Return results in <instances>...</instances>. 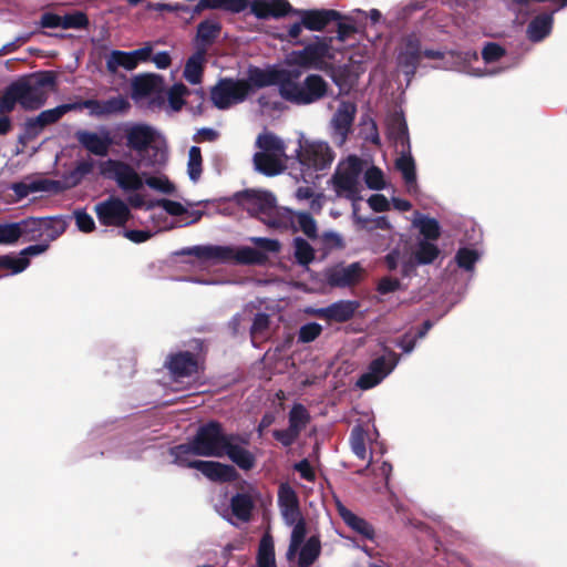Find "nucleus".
Instances as JSON below:
<instances>
[{
	"label": "nucleus",
	"instance_id": "44",
	"mask_svg": "<svg viewBox=\"0 0 567 567\" xmlns=\"http://www.w3.org/2000/svg\"><path fill=\"white\" fill-rule=\"evenodd\" d=\"M29 266V259L25 257L3 255L0 256V269H6L10 274L16 275L25 270Z\"/></svg>",
	"mask_w": 567,
	"mask_h": 567
},
{
	"label": "nucleus",
	"instance_id": "32",
	"mask_svg": "<svg viewBox=\"0 0 567 567\" xmlns=\"http://www.w3.org/2000/svg\"><path fill=\"white\" fill-rule=\"evenodd\" d=\"M321 551V543L318 536L309 537L305 544L299 546L296 554H298V565L300 567H309L319 557ZM297 556V555H295ZM293 557L292 559H295Z\"/></svg>",
	"mask_w": 567,
	"mask_h": 567
},
{
	"label": "nucleus",
	"instance_id": "63",
	"mask_svg": "<svg viewBox=\"0 0 567 567\" xmlns=\"http://www.w3.org/2000/svg\"><path fill=\"white\" fill-rule=\"evenodd\" d=\"M368 204L374 212L379 213L386 212L390 208V202L384 195L381 194H374L370 196Z\"/></svg>",
	"mask_w": 567,
	"mask_h": 567
},
{
	"label": "nucleus",
	"instance_id": "27",
	"mask_svg": "<svg viewBox=\"0 0 567 567\" xmlns=\"http://www.w3.org/2000/svg\"><path fill=\"white\" fill-rule=\"evenodd\" d=\"M388 135L395 143L404 150H410V142L408 135V125L402 114H392L386 122Z\"/></svg>",
	"mask_w": 567,
	"mask_h": 567
},
{
	"label": "nucleus",
	"instance_id": "55",
	"mask_svg": "<svg viewBox=\"0 0 567 567\" xmlns=\"http://www.w3.org/2000/svg\"><path fill=\"white\" fill-rule=\"evenodd\" d=\"M89 20L86 16L81 11H75L62 16V29H81L86 27Z\"/></svg>",
	"mask_w": 567,
	"mask_h": 567
},
{
	"label": "nucleus",
	"instance_id": "13",
	"mask_svg": "<svg viewBox=\"0 0 567 567\" xmlns=\"http://www.w3.org/2000/svg\"><path fill=\"white\" fill-rule=\"evenodd\" d=\"M363 162L357 156H349L339 163L333 176L332 186L338 197H343L353 203V207L361 199V174Z\"/></svg>",
	"mask_w": 567,
	"mask_h": 567
},
{
	"label": "nucleus",
	"instance_id": "43",
	"mask_svg": "<svg viewBox=\"0 0 567 567\" xmlns=\"http://www.w3.org/2000/svg\"><path fill=\"white\" fill-rule=\"evenodd\" d=\"M480 257L481 252L477 249L463 247L456 252L455 260L460 268L472 271Z\"/></svg>",
	"mask_w": 567,
	"mask_h": 567
},
{
	"label": "nucleus",
	"instance_id": "4",
	"mask_svg": "<svg viewBox=\"0 0 567 567\" xmlns=\"http://www.w3.org/2000/svg\"><path fill=\"white\" fill-rule=\"evenodd\" d=\"M357 16H363L361 9H355L346 14L343 21L338 23V32L334 37H316L315 41L302 50L292 51L287 56V64L305 69L327 71L338 55L347 47H352L355 40Z\"/></svg>",
	"mask_w": 567,
	"mask_h": 567
},
{
	"label": "nucleus",
	"instance_id": "36",
	"mask_svg": "<svg viewBox=\"0 0 567 567\" xmlns=\"http://www.w3.org/2000/svg\"><path fill=\"white\" fill-rule=\"evenodd\" d=\"M257 563L258 567H277L274 539L269 534H265L260 540Z\"/></svg>",
	"mask_w": 567,
	"mask_h": 567
},
{
	"label": "nucleus",
	"instance_id": "46",
	"mask_svg": "<svg viewBox=\"0 0 567 567\" xmlns=\"http://www.w3.org/2000/svg\"><path fill=\"white\" fill-rule=\"evenodd\" d=\"M202 153L197 146H192L188 152L187 174L193 182H197L202 175Z\"/></svg>",
	"mask_w": 567,
	"mask_h": 567
},
{
	"label": "nucleus",
	"instance_id": "45",
	"mask_svg": "<svg viewBox=\"0 0 567 567\" xmlns=\"http://www.w3.org/2000/svg\"><path fill=\"white\" fill-rule=\"evenodd\" d=\"M439 255V249L431 240H421L415 250L417 264H431Z\"/></svg>",
	"mask_w": 567,
	"mask_h": 567
},
{
	"label": "nucleus",
	"instance_id": "50",
	"mask_svg": "<svg viewBox=\"0 0 567 567\" xmlns=\"http://www.w3.org/2000/svg\"><path fill=\"white\" fill-rule=\"evenodd\" d=\"M350 445L352 452L361 460L368 457L365 447V433L361 426L353 427L350 436Z\"/></svg>",
	"mask_w": 567,
	"mask_h": 567
},
{
	"label": "nucleus",
	"instance_id": "20",
	"mask_svg": "<svg viewBox=\"0 0 567 567\" xmlns=\"http://www.w3.org/2000/svg\"><path fill=\"white\" fill-rule=\"evenodd\" d=\"M357 113V105L350 101H341L331 121V136L339 146L343 145L351 131Z\"/></svg>",
	"mask_w": 567,
	"mask_h": 567
},
{
	"label": "nucleus",
	"instance_id": "38",
	"mask_svg": "<svg viewBox=\"0 0 567 567\" xmlns=\"http://www.w3.org/2000/svg\"><path fill=\"white\" fill-rule=\"evenodd\" d=\"M233 437L228 441V447L225 450L227 455L234 463L244 470H249L254 466L252 455L245 449L233 444Z\"/></svg>",
	"mask_w": 567,
	"mask_h": 567
},
{
	"label": "nucleus",
	"instance_id": "10",
	"mask_svg": "<svg viewBox=\"0 0 567 567\" xmlns=\"http://www.w3.org/2000/svg\"><path fill=\"white\" fill-rule=\"evenodd\" d=\"M256 146L259 151L254 155V164L258 172L275 176L286 168L287 146L279 136L266 131L258 135Z\"/></svg>",
	"mask_w": 567,
	"mask_h": 567
},
{
	"label": "nucleus",
	"instance_id": "2",
	"mask_svg": "<svg viewBox=\"0 0 567 567\" xmlns=\"http://www.w3.org/2000/svg\"><path fill=\"white\" fill-rule=\"evenodd\" d=\"M301 71L296 68L269 66L250 68L248 80L250 87L276 85L280 96L296 105H310L328 94L329 83L319 74H309L302 81Z\"/></svg>",
	"mask_w": 567,
	"mask_h": 567
},
{
	"label": "nucleus",
	"instance_id": "28",
	"mask_svg": "<svg viewBox=\"0 0 567 567\" xmlns=\"http://www.w3.org/2000/svg\"><path fill=\"white\" fill-rule=\"evenodd\" d=\"M338 514L342 518V520L349 526L352 530L361 535L367 539H371L374 535L373 527L362 517H359L353 512L348 509L340 502L337 504Z\"/></svg>",
	"mask_w": 567,
	"mask_h": 567
},
{
	"label": "nucleus",
	"instance_id": "62",
	"mask_svg": "<svg viewBox=\"0 0 567 567\" xmlns=\"http://www.w3.org/2000/svg\"><path fill=\"white\" fill-rule=\"evenodd\" d=\"M153 50H154L153 43L146 42L142 48H140L137 50H133V51H131V53L135 60V63L138 64V63L146 62V61L151 60Z\"/></svg>",
	"mask_w": 567,
	"mask_h": 567
},
{
	"label": "nucleus",
	"instance_id": "64",
	"mask_svg": "<svg viewBox=\"0 0 567 567\" xmlns=\"http://www.w3.org/2000/svg\"><path fill=\"white\" fill-rule=\"evenodd\" d=\"M274 436L278 440L282 445L289 446L291 445L296 439L299 436L295 431L290 427L287 430L275 431Z\"/></svg>",
	"mask_w": 567,
	"mask_h": 567
},
{
	"label": "nucleus",
	"instance_id": "24",
	"mask_svg": "<svg viewBox=\"0 0 567 567\" xmlns=\"http://www.w3.org/2000/svg\"><path fill=\"white\" fill-rule=\"evenodd\" d=\"M171 374L175 380L192 377L198 371V361L190 352L172 354L166 361Z\"/></svg>",
	"mask_w": 567,
	"mask_h": 567
},
{
	"label": "nucleus",
	"instance_id": "51",
	"mask_svg": "<svg viewBox=\"0 0 567 567\" xmlns=\"http://www.w3.org/2000/svg\"><path fill=\"white\" fill-rule=\"evenodd\" d=\"M295 257L300 265L308 266L315 258V250L305 239L296 238Z\"/></svg>",
	"mask_w": 567,
	"mask_h": 567
},
{
	"label": "nucleus",
	"instance_id": "37",
	"mask_svg": "<svg viewBox=\"0 0 567 567\" xmlns=\"http://www.w3.org/2000/svg\"><path fill=\"white\" fill-rule=\"evenodd\" d=\"M106 66L109 71L115 72L121 66L130 71L134 70L137 66V64L135 63V60L131 51L125 52L114 50L111 52L106 60Z\"/></svg>",
	"mask_w": 567,
	"mask_h": 567
},
{
	"label": "nucleus",
	"instance_id": "8",
	"mask_svg": "<svg viewBox=\"0 0 567 567\" xmlns=\"http://www.w3.org/2000/svg\"><path fill=\"white\" fill-rule=\"evenodd\" d=\"M230 437L223 432L218 423L210 422L198 429L192 442L173 447L171 454L178 465H184L190 454L221 457L225 455Z\"/></svg>",
	"mask_w": 567,
	"mask_h": 567
},
{
	"label": "nucleus",
	"instance_id": "15",
	"mask_svg": "<svg viewBox=\"0 0 567 567\" xmlns=\"http://www.w3.org/2000/svg\"><path fill=\"white\" fill-rule=\"evenodd\" d=\"M297 159L305 174L328 169L334 161V153L330 145L320 140L307 138L299 133Z\"/></svg>",
	"mask_w": 567,
	"mask_h": 567
},
{
	"label": "nucleus",
	"instance_id": "12",
	"mask_svg": "<svg viewBox=\"0 0 567 567\" xmlns=\"http://www.w3.org/2000/svg\"><path fill=\"white\" fill-rule=\"evenodd\" d=\"M205 260L223 264L262 265L264 255L249 246H195L183 251Z\"/></svg>",
	"mask_w": 567,
	"mask_h": 567
},
{
	"label": "nucleus",
	"instance_id": "34",
	"mask_svg": "<svg viewBox=\"0 0 567 567\" xmlns=\"http://www.w3.org/2000/svg\"><path fill=\"white\" fill-rule=\"evenodd\" d=\"M551 27H553L551 14L538 16L528 25V29H527L528 38L534 42L542 41L550 33Z\"/></svg>",
	"mask_w": 567,
	"mask_h": 567
},
{
	"label": "nucleus",
	"instance_id": "31",
	"mask_svg": "<svg viewBox=\"0 0 567 567\" xmlns=\"http://www.w3.org/2000/svg\"><path fill=\"white\" fill-rule=\"evenodd\" d=\"M359 308L353 300H339L327 307V321L344 322L349 320Z\"/></svg>",
	"mask_w": 567,
	"mask_h": 567
},
{
	"label": "nucleus",
	"instance_id": "25",
	"mask_svg": "<svg viewBox=\"0 0 567 567\" xmlns=\"http://www.w3.org/2000/svg\"><path fill=\"white\" fill-rule=\"evenodd\" d=\"M75 105L62 104L56 107L42 111L38 116L27 120L25 130L28 134L37 135L42 128L49 124L55 123L59 121L64 114L70 111H73Z\"/></svg>",
	"mask_w": 567,
	"mask_h": 567
},
{
	"label": "nucleus",
	"instance_id": "7",
	"mask_svg": "<svg viewBox=\"0 0 567 567\" xmlns=\"http://www.w3.org/2000/svg\"><path fill=\"white\" fill-rule=\"evenodd\" d=\"M124 134L126 146L140 156L135 167H157L165 164L166 140L158 130L143 123L127 124Z\"/></svg>",
	"mask_w": 567,
	"mask_h": 567
},
{
	"label": "nucleus",
	"instance_id": "1",
	"mask_svg": "<svg viewBox=\"0 0 567 567\" xmlns=\"http://www.w3.org/2000/svg\"><path fill=\"white\" fill-rule=\"evenodd\" d=\"M505 54L506 51L502 45L495 42H488L482 49V58L486 64V68L475 69L472 68V63L478 60L477 52L467 51L461 53L454 51H422L420 49L419 38L416 35H409L404 38L400 44L398 53V68L406 76V84L410 83L412 76L414 75L416 66L422 56L441 60V62L435 65L436 68L454 70L474 76L496 75L506 70V68H493L488 65L501 61Z\"/></svg>",
	"mask_w": 567,
	"mask_h": 567
},
{
	"label": "nucleus",
	"instance_id": "16",
	"mask_svg": "<svg viewBox=\"0 0 567 567\" xmlns=\"http://www.w3.org/2000/svg\"><path fill=\"white\" fill-rule=\"evenodd\" d=\"M250 92L251 87L246 80L224 78L210 89V100L218 110H228L243 103Z\"/></svg>",
	"mask_w": 567,
	"mask_h": 567
},
{
	"label": "nucleus",
	"instance_id": "9",
	"mask_svg": "<svg viewBox=\"0 0 567 567\" xmlns=\"http://www.w3.org/2000/svg\"><path fill=\"white\" fill-rule=\"evenodd\" d=\"M278 507L286 525L291 526L290 543L287 559L292 560L300 544L306 537V523L302 518L299 499L296 491L288 484L281 483L278 488Z\"/></svg>",
	"mask_w": 567,
	"mask_h": 567
},
{
	"label": "nucleus",
	"instance_id": "18",
	"mask_svg": "<svg viewBox=\"0 0 567 567\" xmlns=\"http://www.w3.org/2000/svg\"><path fill=\"white\" fill-rule=\"evenodd\" d=\"M399 359L395 353L389 352L385 355L374 359L368 370L359 378L357 385L362 390L378 385L396 367Z\"/></svg>",
	"mask_w": 567,
	"mask_h": 567
},
{
	"label": "nucleus",
	"instance_id": "14",
	"mask_svg": "<svg viewBox=\"0 0 567 567\" xmlns=\"http://www.w3.org/2000/svg\"><path fill=\"white\" fill-rule=\"evenodd\" d=\"M238 204L251 216L276 228L285 207L277 205L275 196L266 190L248 189L236 195Z\"/></svg>",
	"mask_w": 567,
	"mask_h": 567
},
{
	"label": "nucleus",
	"instance_id": "6",
	"mask_svg": "<svg viewBox=\"0 0 567 567\" xmlns=\"http://www.w3.org/2000/svg\"><path fill=\"white\" fill-rule=\"evenodd\" d=\"M54 85V76L47 73L32 74L9 84L0 94V114L12 112L17 104L24 110L41 107L48 97L47 87Z\"/></svg>",
	"mask_w": 567,
	"mask_h": 567
},
{
	"label": "nucleus",
	"instance_id": "47",
	"mask_svg": "<svg viewBox=\"0 0 567 567\" xmlns=\"http://www.w3.org/2000/svg\"><path fill=\"white\" fill-rule=\"evenodd\" d=\"M353 218L358 228L369 231L378 228L388 229L390 227V224L385 217L380 216L374 218H365L358 215L355 207L353 212Z\"/></svg>",
	"mask_w": 567,
	"mask_h": 567
},
{
	"label": "nucleus",
	"instance_id": "22",
	"mask_svg": "<svg viewBox=\"0 0 567 567\" xmlns=\"http://www.w3.org/2000/svg\"><path fill=\"white\" fill-rule=\"evenodd\" d=\"M276 228L302 231L309 238H316L318 233L317 223L310 214L297 213L286 207Z\"/></svg>",
	"mask_w": 567,
	"mask_h": 567
},
{
	"label": "nucleus",
	"instance_id": "49",
	"mask_svg": "<svg viewBox=\"0 0 567 567\" xmlns=\"http://www.w3.org/2000/svg\"><path fill=\"white\" fill-rule=\"evenodd\" d=\"M249 240L255 245V249L264 255V264L267 261L270 254L278 252L280 244L276 239L266 237H250Z\"/></svg>",
	"mask_w": 567,
	"mask_h": 567
},
{
	"label": "nucleus",
	"instance_id": "56",
	"mask_svg": "<svg viewBox=\"0 0 567 567\" xmlns=\"http://www.w3.org/2000/svg\"><path fill=\"white\" fill-rule=\"evenodd\" d=\"M322 332L321 324L317 322H309L300 327L298 340L302 343H308L316 340Z\"/></svg>",
	"mask_w": 567,
	"mask_h": 567
},
{
	"label": "nucleus",
	"instance_id": "59",
	"mask_svg": "<svg viewBox=\"0 0 567 567\" xmlns=\"http://www.w3.org/2000/svg\"><path fill=\"white\" fill-rule=\"evenodd\" d=\"M269 326V316L266 313H257L254 318V322L251 326V338L252 341L262 336L264 332L268 329Z\"/></svg>",
	"mask_w": 567,
	"mask_h": 567
},
{
	"label": "nucleus",
	"instance_id": "42",
	"mask_svg": "<svg viewBox=\"0 0 567 567\" xmlns=\"http://www.w3.org/2000/svg\"><path fill=\"white\" fill-rule=\"evenodd\" d=\"M309 413L301 404H295L289 412V427L298 435L309 422Z\"/></svg>",
	"mask_w": 567,
	"mask_h": 567
},
{
	"label": "nucleus",
	"instance_id": "40",
	"mask_svg": "<svg viewBox=\"0 0 567 567\" xmlns=\"http://www.w3.org/2000/svg\"><path fill=\"white\" fill-rule=\"evenodd\" d=\"M220 23L216 20H205L197 28V40L204 45L213 43L219 35Z\"/></svg>",
	"mask_w": 567,
	"mask_h": 567
},
{
	"label": "nucleus",
	"instance_id": "30",
	"mask_svg": "<svg viewBox=\"0 0 567 567\" xmlns=\"http://www.w3.org/2000/svg\"><path fill=\"white\" fill-rule=\"evenodd\" d=\"M206 63L205 48L198 49L193 55L188 58L185 64L183 75L190 84H199L203 79L204 65Z\"/></svg>",
	"mask_w": 567,
	"mask_h": 567
},
{
	"label": "nucleus",
	"instance_id": "57",
	"mask_svg": "<svg viewBox=\"0 0 567 567\" xmlns=\"http://www.w3.org/2000/svg\"><path fill=\"white\" fill-rule=\"evenodd\" d=\"M431 327H432V323L430 321H425L423 324V329L416 336L405 334L399 341L398 346L405 353H410L414 349L417 339H422L426 334V332L431 329Z\"/></svg>",
	"mask_w": 567,
	"mask_h": 567
},
{
	"label": "nucleus",
	"instance_id": "41",
	"mask_svg": "<svg viewBox=\"0 0 567 567\" xmlns=\"http://www.w3.org/2000/svg\"><path fill=\"white\" fill-rule=\"evenodd\" d=\"M19 238L24 239L22 220L18 223L0 224V244L11 245Z\"/></svg>",
	"mask_w": 567,
	"mask_h": 567
},
{
	"label": "nucleus",
	"instance_id": "39",
	"mask_svg": "<svg viewBox=\"0 0 567 567\" xmlns=\"http://www.w3.org/2000/svg\"><path fill=\"white\" fill-rule=\"evenodd\" d=\"M159 78L156 75L138 76L133 82V96L143 97L153 94L159 86Z\"/></svg>",
	"mask_w": 567,
	"mask_h": 567
},
{
	"label": "nucleus",
	"instance_id": "23",
	"mask_svg": "<svg viewBox=\"0 0 567 567\" xmlns=\"http://www.w3.org/2000/svg\"><path fill=\"white\" fill-rule=\"evenodd\" d=\"M183 466L198 470L210 481L230 482L236 477V471L233 466L213 461H186Z\"/></svg>",
	"mask_w": 567,
	"mask_h": 567
},
{
	"label": "nucleus",
	"instance_id": "53",
	"mask_svg": "<svg viewBox=\"0 0 567 567\" xmlns=\"http://www.w3.org/2000/svg\"><path fill=\"white\" fill-rule=\"evenodd\" d=\"M364 182L370 189L375 190L383 189L386 185L383 172L375 166H370L365 169Z\"/></svg>",
	"mask_w": 567,
	"mask_h": 567
},
{
	"label": "nucleus",
	"instance_id": "54",
	"mask_svg": "<svg viewBox=\"0 0 567 567\" xmlns=\"http://www.w3.org/2000/svg\"><path fill=\"white\" fill-rule=\"evenodd\" d=\"M104 116L111 114L123 113L130 107L128 101L118 95L103 101Z\"/></svg>",
	"mask_w": 567,
	"mask_h": 567
},
{
	"label": "nucleus",
	"instance_id": "33",
	"mask_svg": "<svg viewBox=\"0 0 567 567\" xmlns=\"http://www.w3.org/2000/svg\"><path fill=\"white\" fill-rule=\"evenodd\" d=\"M412 225L424 236V240H436L440 237V224L435 218H431L421 213H415Z\"/></svg>",
	"mask_w": 567,
	"mask_h": 567
},
{
	"label": "nucleus",
	"instance_id": "35",
	"mask_svg": "<svg viewBox=\"0 0 567 567\" xmlns=\"http://www.w3.org/2000/svg\"><path fill=\"white\" fill-rule=\"evenodd\" d=\"M230 506L231 513L237 519L247 522L254 508V499L247 493H239L231 498Z\"/></svg>",
	"mask_w": 567,
	"mask_h": 567
},
{
	"label": "nucleus",
	"instance_id": "52",
	"mask_svg": "<svg viewBox=\"0 0 567 567\" xmlns=\"http://www.w3.org/2000/svg\"><path fill=\"white\" fill-rule=\"evenodd\" d=\"M188 93V89L183 83L174 84L168 91V105L172 111H179L185 101L184 97Z\"/></svg>",
	"mask_w": 567,
	"mask_h": 567
},
{
	"label": "nucleus",
	"instance_id": "61",
	"mask_svg": "<svg viewBox=\"0 0 567 567\" xmlns=\"http://www.w3.org/2000/svg\"><path fill=\"white\" fill-rule=\"evenodd\" d=\"M94 168V161L83 159L78 162L76 166L74 167L73 172L71 173V177L74 179L75 183L80 182L85 175L93 172Z\"/></svg>",
	"mask_w": 567,
	"mask_h": 567
},
{
	"label": "nucleus",
	"instance_id": "5",
	"mask_svg": "<svg viewBox=\"0 0 567 567\" xmlns=\"http://www.w3.org/2000/svg\"><path fill=\"white\" fill-rule=\"evenodd\" d=\"M137 168L124 161L113 158L99 164L100 174L113 181L123 193H142L144 185L162 194L175 192V186L167 176L141 174Z\"/></svg>",
	"mask_w": 567,
	"mask_h": 567
},
{
	"label": "nucleus",
	"instance_id": "17",
	"mask_svg": "<svg viewBox=\"0 0 567 567\" xmlns=\"http://www.w3.org/2000/svg\"><path fill=\"white\" fill-rule=\"evenodd\" d=\"M24 240H44L50 243L60 237L66 229V221L60 216L30 217L22 220Z\"/></svg>",
	"mask_w": 567,
	"mask_h": 567
},
{
	"label": "nucleus",
	"instance_id": "11",
	"mask_svg": "<svg viewBox=\"0 0 567 567\" xmlns=\"http://www.w3.org/2000/svg\"><path fill=\"white\" fill-rule=\"evenodd\" d=\"M127 200L111 196L107 199L95 205L94 212L97 220L104 226H124L131 217L130 207L147 209L152 208V204H147L145 194L126 193Z\"/></svg>",
	"mask_w": 567,
	"mask_h": 567
},
{
	"label": "nucleus",
	"instance_id": "26",
	"mask_svg": "<svg viewBox=\"0 0 567 567\" xmlns=\"http://www.w3.org/2000/svg\"><path fill=\"white\" fill-rule=\"evenodd\" d=\"M395 167L402 174L405 183L406 192L410 195L419 193V185L416 182L415 163L410 154V150L401 148V155L395 161Z\"/></svg>",
	"mask_w": 567,
	"mask_h": 567
},
{
	"label": "nucleus",
	"instance_id": "58",
	"mask_svg": "<svg viewBox=\"0 0 567 567\" xmlns=\"http://www.w3.org/2000/svg\"><path fill=\"white\" fill-rule=\"evenodd\" d=\"M70 104L75 105L73 107V110L87 109L92 116H97V117L104 116L103 101L86 100L83 102H76V103H70Z\"/></svg>",
	"mask_w": 567,
	"mask_h": 567
},
{
	"label": "nucleus",
	"instance_id": "21",
	"mask_svg": "<svg viewBox=\"0 0 567 567\" xmlns=\"http://www.w3.org/2000/svg\"><path fill=\"white\" fill-rule=\"evenodd\" d=\"M365 270L360 262L349 265H336L324 272L328 285L338 288L351 287L359 284L364 277Z\"/></svg>",
	"mask_w": 567,
	"mask_h": 567
},
{
	"label": "nucleus",
	"instance_id": "19",
	"mask_svg": "<svg viewBox=\"0 0 567 567\" xmlns=\"http://www.w3.org/2000/svg\"><path fill=\"white\" fill-rule=\"evenodd\" d=\"M79 144L95 156H106L114 144L111 131L100 126L96 131L79 130L75 132Z\"/></svg>",
	"mask_w": 567,
	"mask_h": 567
},
{
	"label": "nucleus",
	"instance_id": "48",
	"mask_svg": "<svg viewBox=\"0 0 567 567\" xmlns=\"http://www.w3.org/2000/svg\"><path fill=\"white\" fill-rule=\"evenodd\" d=\"M249 240L255 245V249L264 255V264L267 261L270 254L278 252L280 244L276 239L266 237H250Z\"/></svg>",
	"mask_w": 567,
	"mask_h": 567
},
{
	"label": "nucleus",
	"instance_id": "3",
	"mask_svg": "<svg viewBox=\"0 0 567 567\" xmlns=\"http://www.w3.org/2000/svg\"><path fill=\"white\" fill-rule=\"evenodd\" d=\"M248 7L258 19H277L292 12L311 31H321L330 21L341 22L346 17L336 10H292L287 0H199L193 12L197 14L205 9H223L239 13Z\"/></svg>",
	"mask_w": 567,
	"mask_h": 567
},
{
	"label": "nucleus",
	"instance_id": "60",
	"mask_svg": "<svg viewBox=\"0 0 567 567\" xmlns=\"http://www.w3.org/2000/svg\"><path fill=\"white\" fill-rule=\"evenodd\" d=\"M74 218L79 230L83 233H90L95 228L94 219L84 210H76Z\"/></svg>",
	"mask_w": 567,
	"mask_h": 567
},
{
	"label": "nucleus",
	"instance_id": "29",
	"mask_svg": "<svg viewBox=\"0 0 567 567\" xmlns=\"http://www.w3.org/2000/svg\"><path fill=\"white\" fill-rule=\"evenodd\" d=\"M152 207L155 205L161 206L165 213L172 216H187L190 219L185 221L184 225H189L196 223L200 219L202 213L197 210H188V207L193 206V203L186 200L185 204L171 200V199H159L155 204L151 203Z\"/></svg>",
	"mask_w": 567,
	"mask_h": 567
}]
</instances>
